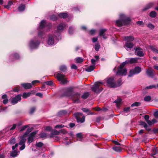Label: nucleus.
<instances>
[{
    "label": "nucleus",
    "instance_id": "obj_1",
    "mask_svg": "<svg viewBox=\"0 0 158 158\" xmlns=\"http://www.w3.org/2000/svg\"><path fill=\"white\" fill-rule=\"evenodd\" d=\"M139 58H130L127 59L125 61L122 63L118 68L116 73L117 75L125 76L127 74V71L125 69H123L126 64H129L136 63L138 62Z\"/></svg>",
    "mask_w": 158,
    "mask_h": 158
},
{
    "label": "nucleus",
    "instance_id": "obj_2",
    "mask_svg": "<svg viewBox=\"0 0 158 158\" xmlns=\"http://www.w3.org/2000/svg\"><path fill=\"white\" fill-rule=\"evenodd\" d=\"M119 18V19L117 20L116 21V25L119 27L129 24L131 21L130 18L123 14H120Z\"/></svg>",
    "mask_w": 158,
    "mask_h": 158
},
{
    "label": "nucleus",
    "instance_id": "obj_3",
    "mask_svg": "<svg viewBox=\"0 0 158 158\" xmlns=\"http://www.w3.org/2000/svg\"><path fill=\"white\" fill-rule=\"evenodd\" d=\"M102 84V82L99 81L96 82L91 88L92 91L97 93H100L103 89L101 86V85Z\"/></svg>",
    "mask_w": 158,
    "mask_h": 158
},
{
    "label": "nucleus",
    "instance_id": "obj_4",
    "mask_svg": "<svg viewBox=\"0 0 158 158\" xmlns=\"http://www.w3.org/2000/svg\"><path fill=\"white\" fill-rule=\"evenodd\" d=\"M60 38L55 34L54 35H50L49 36L48 40L47 41L48 44L49 45H52L56 44L57 43L56 40L57 39H59Z\"/></svg>",
    "mask_w": 158,
    "mask_h": 158
},
{
    "label": "nucleus",
    "instance_id": "obj_5",
    "mask_svg": "<svg viewBox=\"0 0 158 158\" xmlns=\"http://www.w3.org/2000/svg\"><path fill=\"white\" fill-rule=\"evenodd\" d=\"M40 43V41L38 40L37 38H34L29 42V47L31 49H36L38 47Z\"/></svg>",
    "mask_w": 158,
    "mask_h": 158
},
{
    "label": "nucleus",
    "instance_id": "obj_6",
    "mask_svg": "<svg viewBox=\"0 0 158 158\" xmlns=\"http://www.w3.org/2000/svg\"><path fill=\"white\" fill-rule=\"evenodd\" d=\"M55 75L56 76L58 80L60 81L62 84H67L69 82L66 78H64V76L61 73H56L55 74Z\"/></svg>",
    "mask_w": 158,
    "mask_h": 158
},
{
    "label": "nucleus",
    "instance_id": "obj_7",
    "mask_svg": "<svg viewBox=\"0 0 158 158\" xmlns=\"http://www.w3.org/2000/svg\"><path fill=\"white\" fill-rule=\"evenodd\" d=\"M47 25L46 21L44 20H42L40 23V25L39 27V30L38 33V36L39 37H41L44 34V33L41 31L43 28L45 27V26Z\"/></svg>",
    "mask_w": 158,
    "mask_h": 158
},
{
    "label": "nucleus",
    "instance_id": "obj_8",
    "mask_svg": "<svg viewBox=\"0 0 158 158\" xmlns=\"http://www.w3.org/2000/svg\"><path fill=\"white\" fill-rule=\"evenodd\" d=\"M80 97L81 94L80 93L75 92L71 98L73 102L79 103L80 102Z\"/></svg>",
    "mask_w": 158,
    "mask_h": 158
},
{
    "label": "nucleus",
    "instance_id": "obj_9",
    "mask_svg": "<svg viewBox=\"0 0 158 158\" xmlns=\"http://www.w3.org/2000/svg\"><path fill=\"white\" fill-rule=\"evenodd\" d=\"M141 69L140 67L139 66H136L134 69L130 70L128 76L131 77L134 75L138 74L141 72Z\"/></svg>",
    "mask_w": 158,
    "mask_h": 158
},
{
    "label": "nucleus",
    "instance_id": "obj_10",
    "mask_svg": "<svg viewBox=\"0 0 158 158\" xmlns=\"http://www.w3.org/2000/svg\"><path fill=\"white\" fill-rule=\"evenodd\" d=\"M82 113L79 112L75 113L74 114V115L76 117L78 122L82 123L85 122V116H83L82 118L79 117L80 116H82Z\"/></svg>",
    "mask_w": 158,
    "mask_h": 158
},
{
    "label": "nucleus",
    "instance_id": "obj_11",
    "mask_svg": "<svg viewBox=\"0 0 158 158\" xmlns=\"http://www.w3.org/2000/svg\"><path fill=\"white\" fill-rule=\"evenodd\" d=\"M73 90L74 88L73 87H70L67 88L65 92L64 93V95L71 98L75 92Z\"/></svg>",
    "mask_w": 158,
    "mask_h": 158
},
{
    "label": "nucleus",
    "instance_id": "obj_12",
    "mask_svg": "<svg viewBox=\"0 0 158 158\" xmlns=\"http://www.w3.org/2000/svg\"><path fill=\"white\" fill-rule=\"evenodd\" d=\"M26 136L23 135L20 137V140L19 143V145H21V147L19 149L20 150H23L25 148V143L26 139L25 138Z\"/></svg>",
    "mask_w": 158,
    "mask_h": 158
},
{
    "label": "nucleus",
    "instance_id": "obj_13",
    "mask_svg": "<svg viewBox=\"0 0 158 158\" xmlns=\"http://www.w3.org/2000/svg\"><path fill=\"white\" fill-rule=\"evenodd\" d=\"M106 82L108 85L111 88L115 87V82L113 77H110L107 79Z\"/></svg>",
    "mask_w": 158,
    "mask_h": 158
},
{
    "label": "nucleus",
    "instance_id": "obj_14",
    "mask_svg": "<svg viewBox=\"0 0 158 158\" xmlns=\"http://www.w3.org/2000/svg\"><path fill=\"white\" fill-rule=\"evenodd\" d=\"M135 52L137 55L139 56L142 57L144 56V53L142 51V49L139 47H137L135 48Z\"/></svg>",
    "mask_w": 158,
    "mask_h": 158
},
{
    "label": "nucleus",
    "instance_id": "obj_15",
    "mask_svg": "<svg viewBox=\"0 0 158 158\" xmlns=\"http://www.w3.org/2000/svg\"><path fill=\"white\" fill-rule=\"evenodd\" d=\"M66 25L64 24L60 23L57 27V29L58 30V32H56L55 34H56V35H58L59 37L60 36V33L59 32L60 31H61L62 30H63L65 27H66Z\"/></svg>",
    "mask_w": 158,
    "mask_h": 158
},
{
    "label": "nucleus",
    "instance_id": "obj_16",
    "mask_svg": "<svg viewBox=\"0 0 158 158\" xmlns=\"http://www.w3.org/2000/svg\"><path fill=\"white\" fill-rule=\"evenodd\" d=\"M21 95L20 94H18L15 97L11 99V102L12 103L14 104H16L18 101L21 100Z\"/></svg>",
    "mask_w": 158,
    "mask_h": 158
},
{
    "label": "nucleus",
    "instance_id": "obj_17",
    "mask_svg": "<svg viewBox=\"0 0 158 158\" xmlns=\"http://www.w3.org/2000/svg\"><path fill=\"white\" fill-rule=\"evenodd\" d=\"M36 134L37 132L36 131H33L31 133L28 138V143H30L33 142L34 137Z\"/></svg>",
    "mask_w": 158,
    "mask_h": 158
},
{
    "label": "nucleus",
    "instance_id": "obj_18",
    "mask_svg": "<svg viewBox=\"0 0 158 158\" xmlns=\"http://www.w3.org/2000/svg\"><path fill=\"white\" fill-rule=\"evenodd\" d=\"M107 31L106 29H102L99 32V35L100 36H102L104 39H106L107 38L108 35L105 33V32Z\"/></svg>",
    "mask_w": 158,
    "mask_h": 158
},
{
    "label": "nucleus",
    "instance_id": "obj_19",
    "mask_svg": "<svg viewBox=\"0 0 158 158\" xmlns=\"http://www.w3.org/2000/svg\"><path fill=\"white\" fill-rule=\"evenodd\" d=\"M124 39L125 41H126L127 42H129L132 41L134 40V38L133 36H124Z\"/></svg>",
    "mask_w": 158,
    "mask_h": 158
},
{
    "label": "nucleus",
    "instance_id": "obj_20",
    "mask_svg": "<svg viewBox=\"0 0 158 158\" xmlns=\"http://www.w3.org/2000/svg\"><path fill=\"white\" fill-rule=\"evenodd\" d=\"M21 85L26 89H30L32 87V84L30 83H23Z\"/></svg>",
    "mask_w": 158,
    "mask_h": 158
},
{
    "label": "nucleus",
    "instance_id": "obj_21",
    "mask_svg": "<svg viewBox=\"0 0 158 158\" xmlns=\"http://www.w3.org/2000/svg\"><path fill=\"white\" fill-rule=\"evenodd\" d=\"M154 70L153 69H149L147 70L146 74L150 77H153L154 76Z\"/></svg>",
    "mask_w": 158,
    "mask_h": 158
},
{
    "label": "nucleus",
    "instance_id": "obj_22",
    "mask_svg": "<svg viewBox=\"0 0 158 158\" xmlns=\"http://www.w3.org/2000/svg\"><path fill=\"white\" fill-rule=\"evenodd\" d=\"M134 46L132 42H126L125 43V47L127 48L130 49L133 47Z\"/></svg>",
    "mask_w": 158,
    "mask_h": 158
},
{
    "label": "nucleus",
    "instance_id": "obj_23",
    "mask_svg": "<svg viewBox=\"0 0 158 158\" xmlns=\"http://www.w3.org/2000/svg\"><path fill=\"white\" fill-rule=\"evenodd\" d=\"M19 151L16 150H13L10 152V156L15 157L17 156L19 153Z\"/></svg>",
    "mask_w": 158,
    "mask_h": 158
},
{
    "label": "nucleus",
    "instance_id": "obj_24",
    "mask_svg": "<svg viewBox=\"0 0 158 158\" xmlns=\"http://www.w3.org/2000/svg\"><path fill=\"white\" fill-rule=\"evenodd\" d=\"M67 113V111L66 110H62L60 111L57 113V116L59 117H61L65 115Z\"/></svg>",
    "mask_w": 158,
    "mask_h": 158
},
{
    "label": "nucleus",
    "instance_id": "obj_25",
    "mask_svg": "<svg viewBox=\"0 0 158 158\" xmlns=\"http://www.w3.org/2000/svg\"><path fill=\"white\" fill-rule=\"evenodd\" d=\"M141 125L143 126V127L146 129V130L149 131L151 130V129L148 127L147 124L146 123L144 122H142L141 123Z\"/></svg>",
    "mask_w": 158,
    "mask_h": 158
},
{
    "label": "nucleus",
    "instance_id": "obj_26",
    "mask_svg": "<svg viewBox=\"0 0 158 158\" xmlns=\"http://www.w3.org/2000/svg\"><path fill=\"white\" fill-rule=\"evenodd\" d=\"M95 68L94 65H92L89 66L87 69H85V70L86 72H90L93 71Z\"/></svg>",
    "mask_w": 158,
    "mask_h": 158
},
{
    "label": "nucleus",
    "instance_id": "obj_27",
    "mask_svg": "<svg viewBox=\"0 0 158 158\" xmlns=\"http://www.w3.org/2000/svg\"><path fill=\"white\" fill-rule=\"evenodd\" d=\"M130 107H128L124 108L123 111L122 112V114L124 115H126L125 113H128L130 112Z\"/></svg>",
    "mask_w": 158,
    "mask_h": 158
},
{
    "label": "nucleus",
    "instance_id": "obj_28",
    "mask_svg": "<svg viewBox=\"0 0 158 158\" xmlns=\"http://www.w3.org/2000/svg\"><path fill=\"white\" fill-rule=\"evenodd\" d=\"M68 14L67 13H60L59 14L58 16L61 18H66V17H68Z\"/></svg>",
    "mask_w": 158,
    "mask_h": 158
},
{
    "label": "nucleus",
    "instance_id": "obj_29",
    "mask_svg": "<svg viewBox=\"0 0 158 158\" xmlns=\"http://www.w3.org/2000/svg\"><path fill=\"white\" fill-rule=\"evenodd\" d=\"M60 133V131H58L56 130H55L52 133H51L50 135L51 138L53 137L54 135H59Z\"/></svg>",
    "mask_w": 158,
    "mask_h": 158
},
{
    "label": "nucleus",
    "instance_id": "obj_30",
    "mask_svg": "<svg viewBox=\"0 0 158 158\" xmlns=\"http://www.w3.org/2000/svg\"><path fill=\"white\" fill-rule=\"evenodd\" d=\"M153 5L152 3H150L148 4L143 9V10L145 11L152 7Z\"/></svg>",
    "mask_w": 158,
    "mask_h": 158
},
{
    "label": "nucleus",
    "instance_id": "obj_31",
    "mask_svg": "<svg viewBox=\"0 0 158 158\" xmlns=\"http://www.w3.org/2000/svg\"><path fill=\"white\" fill-rule=\"evenodd\" d=\"M60 70L63 72H65L67 71V68L66 66L62 65L60 66Z\"/></svg>",
    "mask_w": 158,
    "mask_h": 158
},
{
    "label": "nucleus",
    "instance_id": "obj_32",
    "mask_svg": "<svg viewBox=\"0 0 158 158\" xmlns=\"http://www.w3.org/2000/svg\"><path fill=\"white\" fill-rule=\"evenodd\" d=\"M89 92H86L82 95L81 97L83 99H86L89 96Z\"/></svg>",
    "mask_w": 158,
    "mask_h": 158
},
{
    "label": "nucleus",
    "instance_id": "obj_33",
    "mask_svg": "<svg viewBox=\"0 0 158 158\" xmlns=\"http://www.w3.org/2000/svg\"><path fill=\"white\" fill-rule=\"evenodd\" d=\"M33 128L32 127L29 128H27L26 132L24 133L23 135L26 137V136L31 131H32Z\"/></svg>",
    "mask_w": 158,
    "mask_h": 158
},
{
    "label": "nucleus",
    "instance_id": "obj_34",
    "mask_svg": "<svg viewBox=\"0 0 158 158\" xmlns=\"http://www.w3.org/2000/svg\"><path fill=\"white\" fill-rule=\"evenodd\" d=\"M25 8V5L23 4H21L18 7V10L19 11H22L24 10Z\"/></svg>",
    "mask_w": 158,
    "mask_h": 158
},
{
    "label": "nucleus",
    "instance_id": "obj_35",
    "mask_svg": "<svg viewBox=\"0 0 158 158\" xmlns=\"http://www.w3.org/2000/svg\"><path fill=\"white\" fill-rule=\"evenodd\" d=\"M113 149L115 151L117 152H121L122 150V149L121 147L117 146L113 147Z\"/></svg>",
    "mask_w": 158,
    "mask_h": 158
},
{
    "label": "nucleus",
    "instance_id": "obj_36",
    "mask_svg": "<svg viewBox=\"0 0 158 158\" xmlns=\"http://www.w3.org/2000/svg\"><path fill=\"white\" fill-rule=\"evenodd\" d=\"M156 16V13L155 11H152L150 13V16L151 18H155Z\"/></svg>",
    "mask_w": 158,
    "mask_h": 158
},
{
    "label": "nucleus",
    "instance_id": "obj_37",
    "mask_svg": "<svg viewBox=\"0 0 158 158\" xmlns=\"http://www.w3.org/2000/svg\"><path fill=\"white\" fill-rule=\"evenodd\" d=\"M76 62L77 63H80L83 61V59L81 57H77L76 58Z\"/></svg>",
    "mask_w": 158,
    "mask_h": 158
},
{
    "label": "nucleus",
    "instance_id": "obj_38",
    "mask_svg": "<svg viewBox=\"0 0 158 158\" xmlns=\"http://www.w3.org/2000/svg\"><path fill=\"white\" fill-rule=\"evenodd\" d=\"M150 48L154 52L158 53V50L155 47L151 46H150Z\"/></svg>",
    "mask_w": 158,
    "mask_h": 158
},
{
    "label": "nucleus",
    "instance_id": "obj_39",
    "mask_svg": "<svg viewBox=\"0 0 158 158\" xmlns=\"http://www.w3.org/2000/svg\"><path fill=\"white\" fill-rule=\"evenodd\" d=\"M122 101L121 99L119 98L116 100L114 102L116 103V105L117 106H119L121 102Z\"/></svg>",
    "mask_w": 158,
    "mask_h": 158
},
{
    "label": "nucleus",
    "instance_id": "obj_40",
    "mask_svg": "<svg viewBox=\"0 0 158 158\" xmlns=\"http://www.w3.org/2000/svg\"><path fill=\"white\" fill-rule=\"evenodd\" d=\"M151 97L150 96H146L144 98V100L146 102H149L151 99Z\"/></svg>",
    "mask_w": 158,
    "mask_h": 158
},
{
    "label": "nucleus",
    "instance_id": "obj_41",
    "mask_svg": "<svg viewBox=\"0 0 158 158\" xmlns=\"http://www.w3.org/2000/svg\"><path fill=\"white\" fill-rule=\"evenodd\" d=\"M50 19L51 20L54 21L58 19V17L55 15H53L51 16Z\"/></svg>",
    "mask_w": 158,
    "mask_h": 158
},
{
    "label": "nucleus",
    "instance_id": "obj_42",
    "mask_svg": "<svg viewBox=\"0 0 158 158\" xmlns=\"http://www.w3.org/2000/svg\"><path fill=\"white\" fill-rule=\"evenodd\" d=\"M10 57L11 58H12V57H14V58L15 59H18L19 58V55H18V54L15 53V54H14V55H11L10 56Z\"/></svg>",
    "mask_w": 158,
    "mask_h": 158
},
{
    "label": "nucleus",
    "instance_id": "obj_43",
    "mask_svg": "<svg viewBox=\"0 0 158 158\" xmlns=\"http://www.w3.org/2000/svg\"><path fill=\"white\" fill-rule=\"evenodd\" d=\"M15 139L14 137L11 138L9 141V142L11 144H14L15 143Z\"/></svg>",
    "mask_w": 158,
    "mask_h": 158
},
{
    "label": "nucleus",
    "instance_id": "obj_44",
    "mask_svg": "<svg viewBox=\"0 0 158 158\" xmlns=\"http://www.w3.org/2000/svg\"><path fill=\"white\" fill-rule=\"evenodd\" d=\"M140 103L139 102H136L132 104L131 105V107L134 106H140Z\"/></svg>",
    "mask_w": 158,
    "mask_h": 158
},
{
    "label": "nucleus",
    "instance_id": "obj_45",
    "mask_svg": "<svg viewBox=\"0 0 158 158\" xmlns=\"http://www.w3.org/2000/svg\"><path fill=\"white\" fill-rule=\"evenodd\" d=\"M122 81L121 79H120L118 81L117 84L115 83V87H119L122 84Z\"/></svg>",
    "mask_w": 158,
    "mask_h": 158
},
{
    "label": "nucleus",
    "instance_id": "obj_46",
    "mask_svg": "<svg viewBox=\"0 0 158 158\" xmlns=\"http://www.w3.org/2000/svg\"><path fill=\"white\" fill-rule=\"evenodd\" d=\"M156 88V86L155 85H152L148 86H147L145 88L146 89H150L152 88Z\"/></svg>",
    "mask_w": 158,
    "mask_h": 158
},
{
    "label": "nucleus",
    "instance_id": "obj_47",
    "mask_svg": "<svg viewBox=\"0 0 158 158\" xmlns=\"http://www.w3.org/2000/svg\"><path fill=\"white\" fill-rule=\"evenodd\" d=\"M31 93H24L23 95V97L24 98H26L29 97Z\"/></svg>",
    "mask_w": 158,
    "mask_h": 158
},
{
    "label": "nucleus",
    "instance_id": "obj_48",
    "mask_svg": "<svg viewBox=\"0 0 158 158\" xmlns=\"http://www.w3.org/2000/svg\"><path fill=\"white\" fill-rule=\"evenodd\" d=\"M47 136V134L45 133H42L40 134V137L41 138H45Z\"/></svg>",
    "mask_w": 158,
    "mask_h": 158
},
{
    "label": "nucleus",
    "instance_id": "obj_49",
    "mask_svg": "<svg viewBox=\"0 0 158 158\" xmlns=\"http://www.w3.org/2000/svg\"><path fill=\"white\" fill-rule=\"evenodd\" d=\"M100 48V45L99 44H97L95 45L94 48L96 51H98Z\"/></svg>",
    "mask_w": 158,
    "mask_h": 158
},
{
    "label": "nucleus",
    "instance_id": "obj_50",
    "mask_svg": "<svg viewBox=\"0 0 158 158\" xmlns=\"http://www.w3.org/2000/svg\"><path fill=\"white\" fill-rule=\"evenodd\" d=\"M64 127V125L63 124H59V125H56L55 128H61Z\"/></svg>",
    "mask_w": 158,
    "mask_h": 158
},
{
    "label": "nucleus",
    "instance_id": "obj_51",
    "mask_svg": "<svg viewBox=\"0 0 158 158\" xmlns=\"http://www.w3.org/2000/svg\"><path fill=\"white\" fill-rule=\"evenodd\" d=\"M44 130L47 131H51L52 129L50 126H47L45 128Z\"/></svg>",
    "mask_w": 158,
    "mask_h": 158
},
{
    "label": "nucleus",
    "instance_id": "obj_52",
    "mask_svg": "<svg viewBox=\"0 0 158 158\" xmlns=\"http://www.w3.org/2000/svg\"><path fill=\"white\" fill-rule=\"evenodd\" d=\"M35 110V107H32L31 108L30 110L29 113L30 114H32Z\"/></svg>",
    "mask_w": 158,
    "mask_h": 158
},
{
    "label": "nucleus",
    "instance_id": "obj_53",
    "mask_svg": "<svg viewBox=\"0 0 158 158\" xmlns=\"http://www.w3.org/2000/svg\"><path fill=\"white\" fill-rule=\"evenodd\" d=\"M43 145V143L41 142H39L36 143V146L38 147H42Z\"/></svg>",
    "mask_w": 158,
    "mask_h": 158
},
{
    "label": "nucleus",
    "instance_id": "obj_54",
    "mask_svg": "<svg viewBox=\"0 0 158 158\" xmlns=\"http://www.w3.org/2000/svg\"><path fill=\"white\" fill-rule=\"evenodd\" d=\"M28 126H29L27 125H26L23 126L21 128L20 131H21L24 130L26 129L27 127H28Z\"/></svg>",
    "mask_w": 158,
    "mask_h": 158
},
{
    "label": "nucleus",
    "instance_id": "obj_55",
    "mask_svg": "<svg viewBox=\"0 0 158 158\" xmlns=\"http://www.w3.org/2000/svg\"><path fill=\"white\" fill-rule=\"evenodd\" d=\"M148 27L151 29H153L154 28V26L151 23H149L148 25Z\"/></svg>",
    "mask_w": 158,
    "mask_h": 158
},
{
    "label": "nucleus",
    "instance_id": "obj_56",
    "mask_svg": "<svg viewBox=\"0 0 158 158\" xmlns=\"http://www.w3.org/2000/svg\"><path fill=\"white\" fill-rule=\"evenodd\" d=\"M96 30H95L92 29L89 31V33L91 35H93L94 34Z\"/></svg>",
    "mask_w": 158,
    "mask_h": 158
},
{
    "label": "nucleus",
    "instance_id": "obj_57",
    "mask_svg": "<svg viewBox=\"0 0 158 158\" xmlns=\"http://www.w3.org/2000/svg\"><path fill=\"white\" fill-rule=\"evenodd\" d=\"M136 23L137 24H138L139 25L142 26H143L144 25L143 22L142 21H137L136 22Z\"/></svg>",
    "mask_w": 158,
    "mask_h": 158
},
{
    "label": "nucleus",
    "instance_id": "obj_58",
    "mask_svg": "<svg viewBox=\"0 0 158 158\" xmlns=\"http://www.w3.org/2000/svg\"><path fill=\"white\" fill-rule=\"evenodd\" d=\"M46 84L49 85H52L53 84V82L52 81H47L45 82Z\"/></svg>",
    "mask_w": 158,
    "mask_h": 158
},
{
    "label": "nucleus",
    "instance_id": "obj_59",
    "mask_svg": "<svg viewBox=\"0 0 158 158\" xmlns=\"http://www.w3.org/2000/svg\"><path fill=\"white\" fill-rule=\"evenodd\" d=\"M73 29L72 27H70L69 28V33L70 34H72L73 33Z\"/></svg>",
    "mask_w": 158,
    "mask_h": 158
},
{
    "label": "nucleus",
    "instance_id": "obj_60",
    "mask_svg": "<svg viewBox=\"0 0 158 158\" xmlns=\"http://www.w3.org/2000/svg\"><path fill=\"white\" fill-rule=\"evenodd\" d=\"M76 136L77 138H79V139H81L82 138V135L81 133L77 134Z\"/></svg>",
    "mask_w": 158,
    "mask_h": 158
},
{
    "label": "nucleus",
    "instance_id": "obj_61",
    "mask_svg": "<svg viewBox=\"0 0 158 158\" xmlns=\"http://www.w3.org/2000/svg\"><path fill=\"white\" fill-rule=\"evenodd\" d=\"M19 87H15L13 89V90L15 92H17L19 90Z\"/></svg>",
    "mask_w": 158,
    "mask_h": 158
},
{
    "label": "nucleus",
    "instance_id": "obj_62",
    "mask_svg": "<svg viewBox=\"0 0 158 158\" xmlns=\"http://www.w3.org/2000/svg\"><path fill=\"white\" fill-rule=\"evenodd\" d=\"M60 133H62L63 134H65L67 133V131L64 129H61L60 130Z\"/></svg>",
    "mask_w": 158,
    "mask_h": 158
},
{
    "label": "nucleus",
    "instance_id": "obj_63",
    "mask_svg": "<svg viewBox=\"0 0 158 158\" xmlns=\"http://www.w3.org/2000/svg\"><path fill=\"white\" fill-rule=\"evenodd\" d=\"M71 68L72 69H77V67L75 64H73L71 66Z\"/></svg>",
    "mask_w": 158,
    "mask_h": 158
},
{
    "label": "nucleus",
    "instance_id": "obj_64",
    "mask_svg": "<svg viewBox=\"0 0 158 158\" xmlns=\"http://www.w3.org/2000/svg\"><path fill=\"white\" fill-rule=\"evenodd\" d=\"M154 115L156 118H158V111L155 112Z\"/></svg>",
    "mask_w": 158,
    "mask_h": 158
}]
</instances>
